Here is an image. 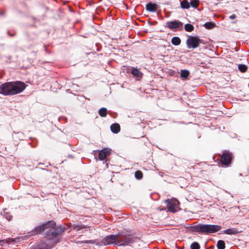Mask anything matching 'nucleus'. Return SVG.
Instances as JSON below:
<instances>
[{"label":"nucleus","mask_w":249,"mask_h":249,"mask_svg":"<svg viewBox=\"0 0 249 249\" xmlns=\"http://www.w3.org/2000/svg\"><path fill=\"white\" fill-rule=\"evenodd\" d=\"M135 177L136 178L140 179L142 178V173L141 171H137L135 172Z\"/></svg>","instance_id":"obj_26"},{"label":"nucleus","mask_w":249,"mask_h":249,"mask_svg":"<svg viewBox=\"0 0 249 249\" xmlns=\"http://www.w3.org/2000/svg\"><path fill=\"white\" fill-rule=\"evenodd\" d=\"M190 74V72L187 70H181L180 71V77L183 79H187Z\"/></svg>","instance_id":"obj_16"},{"label":"nucleus","mask_w":249,"mask_h":249,"mask_svg":"<svg viewBox=\"0 0 249 249\" xmlns=\"http://www.w3.org/2000/svg\"><path fill=\"white\" fill-rule=\"evenodd\" d=\"M86 228V226L84 225H75L74 228L76 229L77 230H80L82 229H84Z\"/></svg>","instance_id":"obj_27"},{"label":"nucleus","mask_w":249,"mask_h":249,"mask_svg":"<svg viewBox=\"0 0 249 249\" xmlns=\"http://www.w3.org/2000/svg\"><path fill=\"white\" fill-rule=\"evenodd\" d=\"M191 249H200L199 244L197 242H193L190 246Z\"/></svg>","instance_id":"obj_25"},{"label":"nucleus","mask_w":249,"mask_h":249,"mask_svg":"<svg viewBox=\"0 0 249 249\" xmlns=\"http://www.w3.org/2000/svg\"><path fill=\"white\" fill-rule=\"evenodd\" d=\"M221 163L225 165H229L231 160V154L229 152L224 153L221 159Z\"/></svg>","instance_id":"obj_8"},{"label":"nucleus","mask_w":249,"mask_h":249,"mask_svg":"<svg viewBox=\"0 0 249 249\" xmlns=\"http://www.w3.org/2000/svg\"><path fill=\"white\" fill-rule=\"evenodd\" d=\"M167 25L169 28L173 29L178 28L180 25H182V23L180 21L174 20L173 21L168 22L167 23Z\"/></svg>","instance_id":"obj_10"},{"label":"nucleus","mask_w":249,"mask_h":249,"mask_svg":"<svg viewBox=\"0 0 249 249\" xmlns=\"http://www.w3.org/2000/svg\"><path fill=\"white\" fill-rule=\"evenodd\" d=\"M184 29L187 32H192L194 30V27L191 24H186L184 26Z\"/></svg>","instance_id":"obj_21"},{"label":"nucleus","mask_w":249,"mask_h":249,"mask_svg":"<svg viewBox=\"0 0 249 249\" xmlns=\"http://www.w3.org/2000/svg\"><path fill=\"white\" fill-rule=\"evenodd\" d=\"M120 233L115 235H109L106 236L102 240L105 245L110 244H115L117 245L118 238L119 237Z\"/></svg>","instance_id":"obj_7"},{"label":"nucleus","mask_w":249,"mask_h":249,"mask_svg":"<svg viewBox=\"0 0 249 249\" xmlns=\"http://www.w3.org/2000/svg\"><path fill=\"white\" fill-rule=\"evenodd\" d=\"M131 73L134 76L141 78L142 76V73L137 68H133L131 71Z\"/></svg>","instance_id":"obj_14"},{"label":"nucleus","mask_w":249,"mask_h":249,"mask_svg":"<svg viewBox=\"0 0 249 249\" xmlns=\"http://www.w3.org/2000/svg\"><path fill=\"white\" fill-rule=\"evenodd\" d=\"M164 202L167 204V209L168 211L175 213L177 211L179 205V202L175 198L166 199Z\"/></svg>","instance_id":"obj_4"},{"label":"nucleus","mask_w":249,"mask_h":249,"mask_svg":"<svg viewBox=\"0 0 249 249\" xmlns=\"http://www.w3.org/2000/svg\"><path fill=\"white\" fill-rule=\"evenodd\" d=\"M172 43L174 45H178L181 43V40L178 37H174L171 40Z\"/></svg>","instance_id":"obj_18"},{"label":"nucleus","mask_w":249,"mask_h":249,"mask_svg":"<svg viewBox=\"0 0 249 249\" xmlns=\"http://www.w3.org/2000/svg\"><path fill=\"white\" fill-rule=\"evenodd\" d=\"M111 150L105 148L101 150L99 153V159L101 160H105L110 154Z\"/></svg>","instance_id":"obj_9"},{"label":"nucleus","mask_w":249,"mask_h":249,"mask_svg":"<svg viewBox=\"0 0 249 249\" xmlns=\"http://www.w3.org/2000/svg\"><path fill=\"white\" fill-rule=\"evenodd\" d=\"M62 231V230L56 231H50L48 235L49 239H53L55 238L59 233Z\"/></svg>","instance_id":"obj_15"},{"label":"nucleus","mask_w":249,"mask_h":249,"mask_svg":"<svg viewBox=\"0 0 249 249\" xmlns=\"http://www.w3.org/2000/svg\"><path fill=\"white\" fill-rule=\"evenodd\" d=\"M158 7L156 4L152 2H149L146 5V9L150 12H155L157 11Z\"/></svg>","instance_id":"obj_11"},{"label":"nucleus","mask_w":249,"mask_h":249,"mask_svg":"<svg viewBox=\"0 0 249 249\" xmlns=\"http://www.w3.org/2000/svg\"><path fill=\"white\" fill-rule=\"evenodd\" d=\"M107 109L105 107H102L99 110V114L102 117H105L107 116Z\"/></svg>","instance_id":"obj_19"},{"label":"nucleus","mask_w":249,"mask_h":249,"mask_svg":"<svg viewBox=\"0 0 249 249\" xmlns=\"http://www.w3.org/2000/svg\"><path fill=\"white\" fill-rule=\"evenodd\" d=\"M201 42V40L197 36H190L186 41L187 47L189 49H195L198 47Z\"/></svg>","instance_id":"obj_6"},{"label":"nucleus","mask_w":249,"mask_h":249,"mask_svg":"<svg viewBox=\"0 0 249 249\" xmlns=\"http://www.w3.org/2000/svg\"><path fill=\"white\" fill-rule=\"evenodd\" d=\"M110 129L113 133H118L120 131V126L118 124H113L110 126Z\"/></svg>","instance_id":"obj_12"},{"label":"nucleus","mask_w":249,"mask_h":249,"mask_svg":"<svg viewBox=\"0 0 249 249\" xmlns=\"http://www.w3.org/2000/svg\"><path fill=\"white\" fill-rule=\"evenodd\" d=\"M194 229L196 231L208 234L219 231L221 227L215 225L199 224L195 226Z\"/></svg>","instance_id":"obj_2"},{"label":"nucleus","mask_w":249,"mask_h":249,"mask_svg":"<svg viewBox=\"0 0 249 249\" xmlns=\"http://www.w3.org/2000/svg\"><path fill=\"white\" fill-rule=\"evenodd\" d=\"M236 17V15H234V14H232V15L230 16L229 18L231 19H233L234 18H235Z\"/></svg>","instance_id":"obj_28"},{"label":"nucleus","mask_w":249,"mask_h":249,"mask_svg":"<svg viewBox=\"0 0 249 249\" xmlns=\"http://www.w3.org/2000/svg\"><path fill=\"white\" fill-rule=\"evenodd\" d=\"M204 26L206 29H211L214 27L215 24L213 22H208L205 23Z\"/></svg>","instance_id":"obj_23"},{"label":"nucleus","mask_w":249,"mask_h":249,"mask_svg":"<svg viewBox=\"0 0 249 249\" xmlns=\"http://www.w3.org/2000/svg\"><path fill=\"white\" fill-rule=\"evenodd\" d=\"M189 3L190 6H191L193 8H196L198 6L199 1L198 0H193Z\"/></svg>","instance_id":"obj_22"},{"label":"nucleus","mask_w":249,"mask_h":249,"mask_svg":"<svg viewBox=\"0 0 249 249\" xmlns=\"http://www.w3.org/2000/svg\"><path fill=\"white\" fill-rule=\"evenodd\" d=\"M55 225V223L53 221H48L47 222L42 224L41 226H38L35 228L34 230H33L31 231V235H34L36 234H37L42 231H44L45 229L50 228V227H53Z\"/></svg>","instance_id":"obj_5"},{"label":"nucleus","mask_w":249,"mask_h":249,"mask_svg":"<svg viewBox=\"0 0 249 249\" xmlns=\"http://www.w3.org/2000/svg\"><path fill=\"white\" fill-rule=\"evenodd\" d=\"M26 86L21 81L6 82L0 85V94L4 96L16 95L22 92Z\"/></svg>","instance_id":"obj_1"},{"label":"nucleus","mask_w":249,"mask_h":249,"mask_svg":"<svg viewBox=\"0 0 249 249\" xmlns=\"http://www.w3.org/2000/svg\"><path fill=\"white\" fill-rule=\"evenodd\" d=\"M223 232L225 234L232 235L235 234L239 233V231L235 228L228 229L224 231Z\"/></svg>","instance_id":"obj_13"},{"label":"nucleus","mask_w":249,"mask_h":249,"mask_svg":"<svg viewBox=\"0 0 249 249\" xmlns=\"http://www.w3.org/2000/svg\"><path fill=\"white\" fill-rule=\"evenodd\" d=\"M6 218L8 220L10 221L11 219L12 216H7Z\"/></svg>","instance_id":"obj_30"},{"label":"nucleus","mask_w":249,"mask_h":249,"mask_svg":"<svg viewBox=\"0 0 249 249\" xmlns=\"http://www.w3.org/2000/svg\"><path fill=\"white\" fill-rule=\"evenodd\" d=\"M180 7L182 9H189L190 8V3L187 0H184L180 2Z\"/></svg>","instance_id":"obj_17"},{"label":"nucleus","mask_w":249,"mask_h":249,"mask_svg":"<svg viewBox=\"0 0 249 249\" xmlns=\"http://www.w3.org/2000/svg\"><path fill=\"white\" fill-rule=\"evenodd\" d=\"M218 249H224L225 248V244L223 240H218L217 243Z\"/></svg>","instance_id":"obj_20"},{"label":"nucleus","mask_w":249,"mask_h":249,"mask_svg":"<svg viewBox=\"0 0 249 249\" xmlns=\"http://www.w3.org/2000/svg\"><path fill=\"white\" fill-rule=\"evenodd\" d=\"M83 242L85 243H91V244H93V243H94V242L93 241H92V240H86V241H85Z\"/></svg>","instance_id":"obj_29"},{"label":"nucleus","mask_w":249,"mask_h":249,"mask_svg":"<svg viewBox=\"0 0 249 249\" xmlns=\"http://www.w3.org/2000/svg\"><path fill=\"white\" fill-rule=\"evenodd\" d=\"M136 240H137V238L130 235L127 234L121 236L120 234L119 237L118 238L117 245L127 246L135 242Z\"/></svg>","instance_id":"obj_3"},{"label":"nucleus","mask_w":249,"mask_h":249,"mask_svg":"<svg viewBox=\"0 0 249 249\" xmlns=\"http://www.w3.org/2000/svg\"><path fill=\"white\" fill-rule=\"evenodd\" d=\"M238 68L239 70L242 72H245L248 69L247 66L244 64L238 65Z\"/></svg>","instance_id":"obj_24"}]
</instances>
